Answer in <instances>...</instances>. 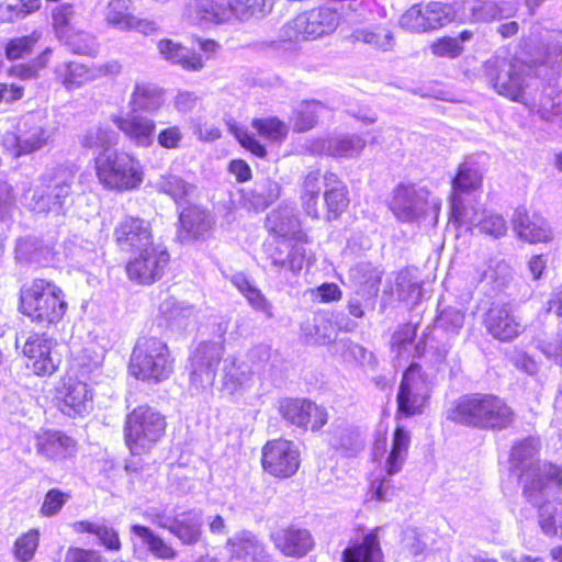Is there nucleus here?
<instances>
[{
  "label": "nucleus",
  "mask_w": 562,
  "mask_h": 562,
  "mask_svg": "<svg viewBox=\"0 0 562 562\" xmlns=\"http://www.w3.org/2000/svg\"><path fill=\"white\" fill-rule=\"evenodd\" d=\"M536 59L494 56L484 64L486 83L498 94L522 105L533 104L530 90L539 79L535 75Z\"/></svg>",
  "instance_id": "f257e3e1"
},
{
  "label": "nucleus",
  "mask_w": 562,
  "mask_h": 562,
  "mask_svg": "<svg viewBox=\"0 0 562 562\" xmlns=\"http://www.w3.org/2000/svg\"><path fill=\"white\" fill-rule=\"evenodd\" d=\"M448 418L465 426L503 429L513 423L514 412L497 396L470 394L454 402Z\"/></svg>",
  "instance_id": "f03ea898"
},
{
  "label": "nucleus",
  "mask_w": 562,
  "mask_h": 562,
  "mask_svg": "<svg viewBox=\"0 0 562 562\" xmlns=\"http://www.w3.org/2000/svg\"><path fill=\"white\" fill-rule=\"evenodd\" d=\"M75 173L58 169L41 176L24 193V205L34 213L61 214L72 191Z\"/></svg>",
  "instance_id": "7ed1b4c3"
},
{
  "label": "nucleus",
  "mask_w": 562,
  "mask_h": 562,
  "mask_svg": "<svg viewBox=\"0 0 562 562\" xmlns=\"http://www.w3.org/2000/svg\"><path fill=\"white\" fill-rule=\"evenodd\" d=\"M21 310L34 322L54 324L64 317L67 302L55 283L35 279L21 290Z\"/></svg>",
  "instance_id": "20e7f679"
},
{
  "label": "nucleus",
  "mask_w": 562,
  "mask_h": 562,
  "mask_svg": "<svg viewBox=\"0 0 562 562\" xmlns=\"http://www.w3.org/2000/svg\"><path fill=\"white\" fill-rule=\"evenodd\" d=\"M173 358L169 347L155 337L137 340L130 360V372L138 380L159 383L171 375Z\"/></svg>",
  "instance_id": "39448f33"
},
{
  "label": "nucleus",
  "mask_w": 562,
  "mask_h": 562,
  "mask_svg": "<svg viewBox=\"0 0 562 562\" xmlns=\"http://www.w3.org/2000/svg\"><path fill=\"white\" fill-rule=\"evenodd\" d=\"M94 168L101 184L110 190H134L144 179L139 160L124 151H102L94 159Z\"/></svg>",
  "instance_id": "423d86ee"
},
{
  "label": "nucleus",
  "mask_w": 562,
  "mask_h": 562,
  "mask_svg": "<svg viewBox=\"0 0 562 562\" xmlns=\"http://www.w3.org/2000/svg\"><path fill=\"white\" fill-rule=\"evenodd\" d=\"M167 423L158 411L142 405L127 414L124 424L125 445L133 454L150 451L164 437Z\"/></svg>",
  "instance_id": "0eeeda50"
},
{
  "label": "nucleus",
  "mask_w": 562,
  "mask_h": 562,
  "mask_svg": "<svg viewBox=\"0 0 562 562\" xmlns=\"http://www.w3.org/2000/svg\"><path fill=\"white\" fill-rule=\"evenodd\" d=\"M440 206V202L431 198L427 189L412 184L397 186L390 204L396 218L406 223L418 222L430 213L437 218Z\"/></svg>",
  "instance_id": "6e6552de"
},
{
  "label": "nucleus",
  "mask_w": 562,
  "mask_h": 562,
  "mask_svg": "<svg viewBox=\"0 0 562 562\" xmlns=\"http://www.w3.org/2000/svg\"><path fill=\"white\" fill-rule=\"evenodd\" d=\"M53 133L42 115H29L19 125L18 133H8L3 137V147L14 157L32 154L52 139Z\"/></svg>",
  "instance_id": "1a4fd4ad"
},
{
  "label": "nucleus",
  "mask_w": 562,
  "mask_h": 562,
  "mask_svg": "<svg viewBox=\"0 0 562 562\" xmlns=\"http://www.w3.org/2000/svg\"><path fill=\"white\" fill-rule=\"evenodd\" d=\"M451 4L430 2L425 8L413 5L400 20L402 29L412 33H424L443 27L457 19Z\"/></svg>",
  "instance_id": "9d476101"
},
{
  "label": "nucleus",
  "mask_w": 562,
  "mask_h": 562,
  "mask_svg": "<svg viewBox=\"0 0 562 562\" xmlns=\"http://www.w3.org/2000/svg\"><path fill=\"white\" fill-rule=\"evenodd\" d=\"M261 463L263 470L270 475L288 479L297 472L301 454L293 441L274 439L262 447Z\"/></svg>",
  "instance_id": "9b49d317"
},
{
  "label": "nucleus",
  "mask_w": 562,
  "mask_h": 562,
  "mask_svg": "<svg viewBox=\"0 0 562 562\" xmlns=\"http://www.w3.org/2000/svg\"><path fill=\"white\" fill-rule=\"evenodd\" d=\"M169 262V254L161 245L144 248L128 260L126 273L138 284H151L159 280Z\"/></svg>",
  "instance_id": "f8f14e48"
},
{
  "label": "nucleus",
  "mask_w": 562,
  "mask_h": 562,
  "mask_svg": "<svg viewBox=\"0 0 562 562\" xmlns=\"http://www.w3.org/2000/svg\"><path fill=\"white\" fill-rule=\"evenodd\" d=\"M429 395V383L417 363H412L403 374L397 394L398 413L412 416L422 413Z\"/></svg>",
  "instance_id": "ddd939ff"
},
{
  "label": "nucleus",
  "mask_w": 562,
  "mask_h": 562,
  "mask_svg": "<svg viewBox=\"0 0 562 562\" xmlns=\"http://www.w3.org/2000/svg\"><path fill=\"white\" fill-rule=\"evenodd\" d=\"M524 492L538 504L544 496L554 495L562 486L561 469L552 463L530 464L522 471Z\"/></svg>",
  "instance_id": "4468645a"
},
{
  "label": "nucleus",
  "mask_w": 562,
  "mask_h": 562,
  "mask_svg": "<svg viewBox=\"0 0 562 562\" xmlns=\"http://www.w3.org/2000/svg\"><path fill=\"white\" fill-rule=\"evenodd\" d=\"M223 353L224 346L221 342H203L196 348L191 359L192 386L196 390H207L213 385Z\"/></svg>",
  "instance_id": "2eb2a0df"
},
{
  "label": "nucleus",
  "mask_w": 562,
  "mask_h": 562,
  "mask_svg": "<svg viewBox=\"0 0 562 562\" xmlns=\"http://www.w3.org/2000/svg\"><path fill=\"white\" fill-rule=\"evenodd\" d=\"M54 347L55 342L44 335L29 336L23 346L26 367L36 375H52L60 364V358L54 351Z\"/></svg>",
  "instance_id": "dca6fc26"
},
{
  "label": "nucleus",
  "mask_w": 562,
  "mask_h": 562,
  "mask_svg": "<svg viewBox=\"0 0 562 562\" xmlns=\"http://www.w3.org/2000/svg\"><path fill=\"white\" fill-rule=\"evenodd\" d=\"M113 235L119 249L126 254H135L155 245L150 224L139 217H124L115 226Z\"/></svg>",
  "instance_id": "f3484780"
},
{
  "label": "nucleus",
  "mask_w": 562,
  "mask_h": 562,
  "mask_svg": "<svg viewBox=\"0 0 562 562\" xmlns=\"http://www.w3.org/2000/svg\"><path fill=\"white\" fill-rule=\"evenodd\" d=\"M339 24V15L329 8H319L296 15L285 25V35H330Z\"/></svg>",
  "instance_id": "a211bd4d"
},
{
  "label": "nucleus",
  "mask_w": 562,
  "mask_h": 562,
  "mask_svg": "<svg viewBox=\"0 0 562 562\" xmlns=\"http://www.w3.org/2000/svg\"><path fill=\"white\" fill-rule=\"evenodd\" d=\"M486 331L496 340L510 342L524 333L521 319L508 304H494L484 315Z\"/></svg>",
  "instance_id": "6ab92c4d"
},
{
  "label": "nucleus",
  "mask_w": 562,
  "mask_h": 562,
  "mask_svg": "<svg viewBox=\"0 0 562 562\" xmlns=\"http://www.w3.org/2000/svg\"><path fill=\"white\" fill-rule=\"evenodd\" d=\"M183 19L189 24L209 30L231 19L229 5L226 0H193L186 7Z\"/></svg>",
  "instance_id": "aec40b11"
},
{
  "label": "nucleus",
  "mask_w": 562,
  "mask_h": 562,
  "mask_svg": "<svg viewBox=\"0 0 562 562\" xmlns=\"http://www.w3.org/2000/svg\"><path fill=\"white\" fill-rule=\"evenodd\" d=\"M34 440L36 453L49 461L60 462L77 452L76 440L60 430L41 429Z\"/></svg>",
  "instance_id": "412c9836"
},
{
  "label": "nucleus",
  "mask_w": 562,
  "mask_h": 562,
  "mask_svg": "<svg viewBox=\"0 0 562 562\" xmlns=\"http://www.w3.org/2000/svg\"><path fill=\"white\" fill-rule=\"evenodd\" d=\"M513 228L520 240L529 244L550 243L554 234L549 222L539 213L519 207L513 215Z\"/></svg>",
  "instance_id": "4be33fe9"
},
{
  "label": "nucleus",
  "mask_w": 562,
  "mask_h": 562,
  "mask_svg": "<svg viewBox=\"0 0 562 562\" xmlns=\"http://www.w3.org/2000/svg\"><path fill=\"white\" fill-rule=\"evenodd\" d=\"M366 139L358 134H338L311 140L308 149L318 155L357 158L366 148Z\"/></svg>",
  "instance_id": "5701e85b"
},
{
  "label": "nucleus",
  "mask_w": 562,
  "mask_h": 562,
  "mask_svg": "<svg viewBox=\"0 0 562 562\" xmlns=\"http://www.w3.org/2000/svg\"><path fill=\"white\" fill-rule=\"evenodd\" d=\"M57 393L63 413L70 417L82 416L92 408V390L82 381L69 376L63 381Z\"/></svg>",
  "instance_id": "b1692460"
},
{
  "label": "nucleus",
  "mask_w": 562,
  "mask_h": 562,
  "mask_svg": "<svg viewBox=\"0 0 562 562\" xmlns=\"http://www.w3.org/2000/svg\"><path fill=\"white\" fill-rule=\"evenodd\" d=\"M268 259L271 269L278 274L296 276L304 267L306 261L305 248L301 245H290L286 240H281L274 245L267 246Z\"/></svg>",
  "instance_id": "393cba45"
},
{
  "label": "nucleus",
  "mask_w": 562,
  "mask_h": 562,
  "mask_svg": "<svg viewBox=\"0 0 562 562\" xmlns=\"http://www.w3.org/2000/svg\"><path fill=\"white\" fill-rule=\"evenodd\" d=\"M120 65L114 63L103 68H88L83 64L69 61L56 66L55 74L58 81L67 89L75 90L95 80L106 72H119Z\"/></svg>",
  "instance_id": "a878e982"
},
{
  "label": "nucleus",
  "mask_w": 562,
  "mask_h": 562,
  "mask_svg": "<svg viewBox=\"0 0 562 562\" xmlns=\"http://www.w3.org/2000/svg\"><path fill=\"white\" fill-rule=\"evenodd\" d=\"M166 103V90L155 82L138 80L134 83L128 106L133 113L156 114Z\"/></svg>",
  "instance_id": "bb28decb"
},
{
  "label": "nucleus",
  "mask_w": 562,
  "mask_h": 562,
  "mask_svg": "<svg viewBox=\"0 0 562 562\" xmlns=\"http://www.w3.org/2000/svg\"><path fill=\"white\" fill-rule=\"evenodd\" d=\"M225 548L233 560L240 562H268L265 546L256 535L248 530L238 531L229 537Z\"/></svg>",
  "instance_id": "cd10ccee"
},
{
  "label": "nucleus",
  "mask_w": 562,
  "mask_h": 562,
  "mask_svg": "<svg viewBox=\"0 0 562 562\" xmlns=\"http://www.w3.org/2000/svg\"><path fill=\"white\" fill-rule=\"evenodd\" d=\"M113 122L120 131L136 146L150 147L154 143L156 122L142 114L116 116Z\"/></svg>",
  "instance_id": "c85d7f7f"
},
{
  "label": "nucleus",
  "mask_w": 562,
  "mask_h": 562,
  "mask_svg": "<svg viewBox=\"0 0 562 562\" xmlns=\"http://www.w3.org/2000/svg\"><path fill=\"white\" fill-rule=\"evenodd\" d=\"M272 540L285 557L302 558L314 547V539L305 528L290 526L278 530Z\"/></svg>",
  "instance_id": "c756f323"
},
{
  "label": "nucleus",
  "mask_w": 562,
  "mask_h": 562,
  "mask_svg": "<svg viewBox=\"0 0 562 562\" xmlns=\"http://www.w3.org/2000/svg\"><path fill=\"white\" fill-rule=\"evenodd\" d=\"M252 386V371L249 366L235 357L224 359L222 390L228 395H241Z\"/></svg>",
  "instance_id": "7c9ffc66"
},
{
  "label": "nucleus",
  "mask_w": 562,
  "mask_h": 562,
  "mask_svg": "<svg viewBox=\"0 0 562 562\" xmlns=\"http://www.w3.org/2000/svg\"><path fill=\"white\" fill-rule=\"evenodd\" d=\"M324 202L326 205V220H337L349 205V192L345 182L333 171L323 176Z\"/></svg>",
  "instance_id": "2f4dec72"
},
{
  "label": "nucleus",
  "mask_w": 562,
  "mask_h": 562,
  "mask_svg": "<svg viewBox=\"0 0 562 562\" xmlns=\"http://www.w3.org/2000/svg\"><path fill=\"white\" fill-rule=\"evenodd\" d=\"M203 512L200 508L177 510L173 515V524L170 533L182 544H195L202 536Z\"/></svg>",
  "instance_id": "473e14b6"
},
{
  "label": "nucleus",
  "mask_w": 562,
  "mask_h": 562,
  "mask_svg": "<svg viewBox=\"0 0 562 562\" xmlns=\"http://www.w3.org/2000/svg\"><path fill=\"white\" fill-rule=\"evenodd\" d=\"M281 190L278 181L263 177L256 180L252 188L244 190L243 198L249 209L261 212L279 200Z\"/></svg>",
  "instance_id": "72a5a7b5"
},
{
  "label": "nucleus",
  "mask_w": 562,
  "mask_h": 562,
  "mask_svg": "<svg viewBox=\"0 0 562 562\" xmlns=\"http://www.w3.org/2000/svg\"><path fill=\"white\" fill-rule=\"evenodd\" d=\"M539 79L535 83V90H530L533 104L525 105L531 112L537 113L542 120L550 121L562 113V92L551 86L543 87L539 92Z\"/></svg>",
  "instance_id": "f704fd0d"
},
{
  "label": "nucleus",
  "mask_w": 562,
  "mask_h": 562,
  "mask_svg": "<svg viewBox=\"0 0 562 562\" xmlns=\"http://www.w3.org/2000/svg\"><path fill=\"white\" fill-rule=\"evenodd\" d=\"M158 49L166 60L179 65L186 70L195 71L203 67V61L199 54H196L192 48L173 40H160L158 43Z\"/></svg>",
  "instance_id": "c9c22d12"
},
{
  "label": "nucleus",
  "mask_w": 562,
  "mask_h": 562,
  "mask_svg": "<svg viewBox=\"0 0 562 562\" xmlns=\"http://www.w3.org/2000/svg\"><path fill=\"white\" fill-rule=\"evenodd\" d=\"M266 227L282 238L297 240L303 238L300 221L288 207L272 211L266 218Z\"/></svg>",
  "instance_id": "e433bc0d"
},
{
  "label": "nucleus",
  "mask_w": 562,
  "mask_h": 562,
  "mask_svg": "<svg viewBox=\"0 0 562 562\" xmlns=\"http://www.w3.org/2000/svg\"><path fill=\"white\" fill-rule=\"evenodd\" d=\"M181 238H198L209 232L213 225L212 216L199 206L184 209L179 216Z\"/></svg>",
  "instance_id": "4c0bfd02"
},
{
  "label": "nucleus",
  "mask_w": 562,
  "mask_h": 562,
  "mask_svg": "<svg viewBox=\"0 0 562 562\" xmlns=\"http://www.w3.org/2000/svg\"><path fill=\"white\" fill-rule=\"evenodd\" d=\"M528 58L536 59L533 69L539 79H550L562 70V46L559 43L538 49Z\"/></svg>",
  "instance_id": "58836bf2"
},
{
  "label": "nucleus",
  "mask_w": 562,
  "mask_h": 562,
  "mask_svg": "<svg viewBox=\"0 0 562 562\" xmlns=\"http://www.w3.org/2000/svg\"><path fill=\"white\" fill-rule=\"evenodd\" d=\"M411 443L409 432L403 427H396L391 449L385 458L383 469L387 476L398 473L407 459L408 447Z\"/></svg>",
  "instance_id": "ea45409f"
},
{
  "label": "nucleus",
  "mask_w": 562,
  "mask_h": 562,
  "mask_svg": "<svg viewBox=\"0 0 562 562\" xmlns=\"http://www.w3.org/2000/svg\"><path fill=\"white\" fill-rule=\"evenodd\" d=\"M351 282L363 295H375L381 282V272L369 262H360L349 270Z\"/></svg>",
  "instance_id": "a19ab883"
},
{
  "label": "nucleus",
  "mask_w": 562,
  "mask_h": 562,
  "mask_svg": "<svg viewBox=\"0 0 562 562\" xmlns=\"http://www.w3.org/2000/svg\"><path fill=\"white\" fill-rule=\"evenodd\" d=\"M72 529L76 532L94 535L99 543L108 550L119 551L121 549L117 531L106 524L80 520L72 524Z\"/></svg>",
  "instance_id": "79ce46f5"
},
{
  "label": "nucleus",
  "mask_w": 562,
  "mask_h": 562,
  "mask_svg": "<svg viewBox=\"0 0 562 562\" xmlns=\"http://www.w3.org/2000/svg\"><path fill=\"white\" fill-rule=\"evenodd\" d=\"M344 562H382L380 543L374 533L367 535L361 543L344 551Z\"/></svg>",
  "instance_id": "37998d69"
},
{
  "label": "nucleus",
  "mask_w": 562,
  "mask_h": 562,
  "mask_svg": "<svg viewBox=\"0 0 562 562\" xmlns=\"http://www.w3.org/2000/svg\"><path fill=\"white\" fill-rule=\"evenodd\" d=\"M131 530L135 536L140 538L143 543L147 546L148 551L156 558L173 560L177 557V551L150 528L142 525H133Z\"/></svg>",
  "instance_id": "c03bdc74"
},
{
  "label": "nucleus",
  "mask_w": 562,
  "mask_h": 562,
  "mask_svg": "<svg viewBox=\"0 0 562 562\" xmlns=\"http://www.w3.org/2000/svg\"><path fill=\"white\" fill-rule=\"evenodd\" d=\"M308 409L316 411V404L300 398H285L280 402L279 413L292 425L306 428V416L311 415Z\"/></svg>",
  "instance_id": "a18cd8bd"
},
{
  "label": "nucleus",
  "mask_w": 562,
  "mask_h": 562,
  "mask_svg": "<svg viewBox=\"0 0 562 562\" xmlns=\"http://www.w3.org/2000/svg\"><path fill=\"white\" fill-rule=\"evenodd\" d=\"M154 187L158 192L171 196L177 203L191 196L195 190L193 184L172 173L161 175Z\"/></svg>",
  "instance_id": "49530a36"
},
{
  "label": "nucleus",
  "mask_w": 562,
  "mask_h": 562,
  "mask_svg": "<svg viewBox=\"0 0 562 562\" xmlns=\"http://www.w3.org/2000/svg\"><path fill=\"white\" fill-rule=\"evenodd\" d=\"M416 336V327L406 324L393 334L392 347L397 353L398 358L404 357H419L424 351V346L420 342L414 345Z\"/></svg>",
  "instance_id": "de8ad7c7"
},
{
  "label": "nucleus",
  "mask_w": 562,
  "mask_h": 562,
  "mask_svg": "<svg viewBox=\"0 0 562 562\" xmlns=\"http://www.w3.org/2000/svg\"><path fill=\"white\" fill-rule=\"evenodd\" d=\"M228 5L231 14L240 21H247L269 13L273 7V0H229Z\"/></svg>",
  "instance_id": "09e8293b"
},
{
  "label": "nucleus",
  "mask_w": 562,
  "mask_h": 562,
  "mask_svg": "<svg viewBox=\"0 0 562 562\" xmlns=\"http://www.w3.org/2000/svg\"><path fill=\"white\" fill-rule=\"evenodd\" d=\"M482 171L480 167L471 161L460 165L457 176L453 179V193L470 192L476 190L482 184Z\"/></svg>",
  "instance_id": "8fccbe9b"
},
{
  "label": "nucleus",
  "mask_w": 562,
  "mask_h": 562,
  "mask_svg": "<svg viewBox=\"0 0 562 562\" xmlns=\"http://www.w3.org/2000/svg\"><path fill=\"white\" fill-rule=\"evenodd\" d=\"M251 127L260 137L273 143L283 142L289 132L286 124L277 116L254 119Z\"/></svg>",
  "instance_id": "3c124183"
},
{
  "label": "nucleus",
  "mask_w": 562,
  "mask_h": 562,
  "mask_svg": "<svg viewBox=\"0 0 562 562\" xmlns=\"http://www.w3.org/2000/svg\"><path fill=\"white\" fill-rule=\"evenodd\" d=\"M539 507V524L543 532L549 536H562V502H547Z\"/></svg>",
  "instance_id": "603ef678"
},
{
  "label": "nucleus",
  "mask_w": 562,
  "mask_h": 562,
  "mask_svg": "<svg viewBox=\"0 0 562 562\" xmlns=\"http://www.w3.org/2000/svg\"><path fill=\"white\" fill-rule=\"evenodd\" d=\"M476 228L481 234L494 239L504 237L508 231L507 222L503 215L487 209L481 211Z\"/></svg>",
  "instance_id": "864d4df0"
},
{
  "label": "nucleus",
  "mask_w": 562,
  "mask_h": 562,
  "mask_svg": "<svg viewBox=\"0 0 562 562\" xmlns=\"http://www.w3.org/2000/svg\"><path fill=\"white\" fill-rule=\"evenodd\" d=\"M53 27L57 35L78 32L79 15L71 4L65 3L54 9Z\"/></svg>",
  "instance_id": "5fc2aeb1"
},
{
  "label": "nucleus",
  "mask_w": 562,
  "mask_h": 562,
  "mask_svg": "<svg viewBox=\"0 0 562 562\" xmlns=\"http://www.w3.org/2000/svg\"><path fill=\"white\" fill-rule=\"evenodd\" d=\"M117 140V135L114 131L108 127L94 126L81 136L80 144L89 149L103 148L114 145Z\"/></svg>",
  "instance_id": "6e6d98bb"
},
{
  "label": "nucleus",
  "mask_w": 562,
  "mask_h": 562,
  "mask_svg": "<svg viewBox=\"0 0 562 562\" xmlns=\"http://www.w3.org/2000/svg\"><path fill=\"white\" fill-rule=\"evenodd\" d=\"M323 104L315 101H306L296 109L293 119V128L296 132H305L313 128L317 122L318 113Z\"/></svg>",
  "instance_id": "4d7b16f0"
},
{
  "label": "nucleus",
  "mask_w": 562,
  "mask_h": 562,
  "mask_svg": "<svg viewBox=\"0 0 562 562\" xmlns=\"http://www.w3.org/2000/svg\"><path fill=\"white\" fill-rule=\"evenodd\" d=\"M481 211L472 206H465L461 198L453 193L451 196L450 221L458 226H467L469 229L476 227Z\"/></svg>",
  "instance_id": "13d9d810"
},
{
  "label": "nucleus",
  "mask_w": 562,
  "mask_h": 562,
  "mask_svg": "<svg viewBox=\"0 0 562 562\" xmlns=\"http://www.w3.org/2000/svg\"><path fill=\"white\" fill-rule=\"evenodd\" d=\"M70 498L71 494L68 492L58 488L48 490L40 507V515L43 517L56 516Z\"/></svg>",
  "instance_id": "bf43d9fd"
},
{
  "label": "nucleus",
  "mask_w": 562,
  "mask_h": 562,
  "mask_svg": "<svg viewBox=\"0 0 562 562\" xmlns=\"http://www.w3.org/2000/svg\"><path fill=\"white\" fill-rule=\"evenodd\" d=\"M40 532L36 529H31L20 536L14 543V555L21 562H29L33 559L34 553L38 547Z\"/></svg>",
  "instance_id": "052dcab7"
},
{
  "label": "nucleus",
  "mask_w": 562,
  "mask_h": 562,
  "mask_svg": "<svg viewBox=\"0 0 562 562\" xmlns=\"http://www.w3.org/2000/svg\"><path fill=\"white\" fill-rule=\"evenodd\" d=\"M227 126L229 133L236 137L238 143L244 148H246L257 157H266V147L258 139H256L255 136L250 134L246 128L239 126L236 122H228Z\"/></svg>",
  "instance_id": "680f3d73"
},
{
  "label": "nucleus",
  "mask_w": 562,
  "mask_h": 562,
  "mask_svg": "<svg viewBox=\"0 0 562 562\" xmlns=\"http://www.w3.org/2000/svg\"><path fill=\"white\" fill-rule=\"evenodd\" d=\"M131 0H111L105 10V20L108 24L113 25L119 31L122 26L128 24L132 14H128Z\"/></svg>",
  "instance_id": "e2e57ef3"
},
{
  "label": "nucleus",
  "mask_w": 562,
  "mask_h": 562,
  "mask_svg": "<svg viewBox=\"0 0 562 562\" xmlns=\"http://www.w3.org/2000/svg\"><path fill=\"white\" fill-rule=\"evenodd\" d=\"M464 38L465 37H440L431 44V52L439 57H457L463 50L462 41Z\"/></svg>",
  "instance_id": "0e129e2a"
},
{
  "label": "nucleus",
  "mask_w": 562,
  "mask_h": 562,
  "mask_svg": "<svg viewBox=\"0 0 562 562\" xmlns=\"http://www.w3.org/2000/svg\"><path fill=\"white\" fill-rule=\"evenodd\" d=\"M538 447V439L532 437L516 443L512 449V461L517 465L524 464L537 453Z\"/></svg>",
  "instance_id": "69168bd1"
},
{
  "label": "nucleus",
  "mask_w": 562,
  "mask_h": 562,
  "mask_svg": "<svg viewBox=\"0 0 562 562\" xmlns=\"http://www.w3.org/2000/svg\"><path fill=\"white\" fill-rule=\"evenodd\" d=\"M184 138V133L178 125L162 128L157 135V143L165 149H178Z\"/></svg>",
  "instance_id": "338daca9"
},
{
  "label": "nucleus",
  "mask_w": 562,
  "mask_h": 562,
  "mask_svg": "<svg viewBox=\"0 0 562 562\" xmlns=\"http://www.w3.org/2000/svg\"><path fill=\"white\" fill-rule=\"evenodd\" d=\"M63 562H104V559L95 550L70 547L67 549Z\"/></svg>",
  "instance_id": "774afa93"
}]
</instances>
